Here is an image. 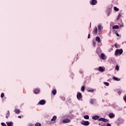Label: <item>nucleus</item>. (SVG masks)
<instances>
[{
    "label": "nucleus",
    "mask_w": 126,
    "mask_h": 126,
    "mask_svg": "<svg viewBox=\"0 0 126 126\" xmlns=\"http://www.w3.org/2000/svg\"><path fill=\"white\" fill-rule=\"evenodd\" d=\"M51 121V122H56V121H57V117L56 116H54Z\"/></svg>",
    "instance_id": "nucleus-16"
},
{
    "label": "nucleus",
    "mask_w": 126,
    "mask_h": 126,
    "mask_svg": "<svg viewBox=\"0 0 126 126\" xmlns=\"http://www.w3.org/2000/svg\"><path fill=\"white\" fill-rule=\"evenodd\" d=\"M106 126H112L111 125V124L108 123Z\"/></svg>",
    "instance_id": "nucleus-40"
},
{
    "label": "nucleus",
    "mask_w": 126,
    "mask_h": 126,
    "mask_svg": "<svg viewBox=\"0 0 126 126\" xmlns=\"http://www.w3.org/2000/svg\"><path fill=\"white\" fill-rule=\"evenodd\" d=\"M34 94H39L40 93V89H35L34 91Z\"/></svg>",
    "instance_id": "nucleus-11"
},
{
    "label": "nucleus",
    "mask_w": 126,
    "mask_h": 126,
    "mask_svg": "<svg viewBox=\"0 0 126 126\" xmlns=\"http://www.w3.org/2000/svg\"><path fill=\"white\" fill-rule=\"evenodd\" d=\"M97 32H98V29H97V27H95L93 32V34L96 36V35H97Z\"/></svg>",
    "instance_id": "nucleus-7"
},
{
    "label": "nucleus",
    "mask_w": 126,
    "mask_h": 126,
    "mask_svg": "<svg viewBox=\"0 0 126 126\" xmlns=\"http://www.w3.org/2000/svg\"><path fill=\"white\" fill-rule=\"evenodd\" d=\"M6 125L7 126H13V123L12 122H6Z\"/></svg>",
    "instance_id": "nucleus-18"
},
{
    "label": "nucleus",
    "mask_w": 126,
    "mask_h": 126,
    "mask_svg": "<svg viewBox=\"0 0 126 126\" xmlns=\"http://www.w3.org/2000/svg\"><path fill=\"white\" fill-rule=\"evenodd\" d=\"M30 126H33V125H30Z\"/></svg>",
    "instance_id": "nucleus-42"
},
{
    "label": "nucleus",
    "mask_w": 126,
    "mask_h": 126,
    "mask_svg": "<svg viewBox=\"0 0 126 126\" xmlns=\"http://www.w3.org/2000/svg\"><path fill=\"white\" fill-rule=\"evenodd\" d=\"M45 104H46V101H45V100L44 99L40 100L38 102V105H45Z\"/></svg>",
    "instance_id": "nucleus-9"
},
{
    "label": "nucleus",
    "mask_w": 126,
    "mask_h": 126,
    "mask_svg": "<svg viewBox=\"0 0 126 126\" xmlns=\"http://www.w3.org/2000/svg\"><path fill=\"white\" fill-rule=\"evenodd\" d=\"M98 3V1L97 0H91L90 1V4L91 5H96Z\"/></svg>",
    "instance_id": "nucleus-3"
},
{
    "label": "nucleus",
    "mask_w": 126,
    "mask_h": 126,
    "mask_svg": "<svg viewBox=\"0 0 126 126\" xmlns=\"http://www.w3.org/2000/svg\"><path fill=\"white\" fill-rule=\"evenodd\" d=\"M114 46L115 47V48H120V45L119 44H115L114 45Z\"/></svg>",
    "instance_id": "nucleus-28"
},
{
    "label": "nucleus",
    "mask_w": 126,
    "mask_h": 126,
    "mask_svg": "<svg viewBox=\"0 0 126 126\" xmlns=\"http://www.w3.org/2000/svg\"><path fill=\"white\" fill-rule=\"evenodd\" d=\"M35 126H41V124L37 123L35 125Z\"/></svg>",
    "instance_id": "nucleus-31"
},
{
    "label": "nucleus",
    "mask_w": 126,
    "mask_h": 126,
    "mask_svg": "<svg viewBox=\"0 0 126 126\" xmlns=\"http://www.w3.org/2000/svg\"><path fill=\"white\" fill-rule=\"evenodd\" d=\"M62 122L64 124H67V123H70V119H63Z\"/></svg>",
    "instance_id": "nucleus-8"
},
{
    "label": "nucleus",
    "mask_w": 126,
    "mask_h": 126,
    "mask_svg": "<svg viewBox=\"0 0 126 126\" xmlns=\"http://www.w3.org/2000/svg\"><path fill=\"white\" fill-rule=\"evenodd\" d=\"M88 92L93 93L94 92V90H88Z\"/></svg>",
    "instance_id": "nucleus-34"
},
{
    "label": "nucleus",
    "mask_w": 126,
    "mask_h": 126,
    "mask_svg": "<svg viewBox=\"0 0 126 126\" xmlns=\"http://www.w3.org/2000/svg\"><path fill=\"white\" fill-rule=\"evenodd\" d=\"M2 126H6V125L4 123H1Z\"/></svg>",
    "instance_id": "nucleus-35"
},
{
    "label": "nucleus",
    "mask_w": 126,
    "mask_h": 126,
    "mask_svg": "<svg viewBox=\"0 0 126 126\" xmlns=\"http://www.w3.org/2000/svg\"><path fill=\"white\" fill-rule=\"evenodd\" d=\"M104 83L106 86H109V85H110V84H109L108 82H104Z\"/></svg>",
    "instance_id": "nucleus-30"
},
{
    "label": "nucleus",
    "mask_w": 126,
    "mask_h": 126,
    "mask_svg": "<svg viewBox=\"0 0 126 126\" xmlns=\"http://www.w3.org/2000/svg\"><path fill=\"white\" fill-rule=\"evenodd\" d=\"M120 28H122L123 27H124V23H123V22L122 21H121L120 22H119L118 23Z\"/></svg>",
    "instance_id": "nucleus-14"
},
{
    "label": "nucleus",
    "mask_w": 126,
    "mask_h": 126,
    "mask_svg": "<svg viewBox=\"0 0 126 126\" xmlns=\"http://www.w3.org/2000/svg\"><path fill=\"white\" fill-rule=\"evenodd\" d=\"M113 79H114V80H115L116 81H121V79H120L117 77H113Z\"/></svg>",
    "instance_id": "nucleus-15"
},
{
    "label": "nucleus",
    "mask_w": 126,
    "mask_h": 126,
    "mask_svg": "<svg viewBox=\"0 0 126 126\" xmlns=\"http://www.w3.org/2000/svg\"><path fill=\"white\" fill-rule=\"evenodd\" d=\"M95 41H97V42H98V43H100V42H101L100 37H99V36H96L95 38Z\"/></svg>",
    "instance_id": "nucleus-20"
},
{
    "label": "nucleus",
    "mask_w": 126,
    "mask_h": 126,
    "mask_svg": "<svg viewBox=\"0 0 126 126\" xmlns=\"http://www.w3.org/2000/svg\"><path fill=\"white\" fill-rule=\"evenodd\" d=\"M123 50L122 49H117L116 51H115V56H118V55H122V54H123Z\"/></svg>",
    "instance_id": "nucleus-2"
},
{
    "label": "nucleus",
    "mask_w": 126,
    "mask_h": 126,
    "mask_svg": "<svg viewBox=\"0 0 126 126\" xmlns=\"http://www.w3.org/2000/svg\"><path fill=\"white\" fill-rule=\"evenodd\" d=\"M81 90L82 92H84V91L85 90V87L84 86H82Z\"/></svg>",
    "instance_id": "nucleus-23"
},
{
    "label": "nucleus",
    "mask_w": 126,
    "mask_h": 126,
    "mask_svg": "<svg viewBox=\"0 0 126 126\" xmlns=\"http://www.w3.org/2000/svg\"><path fill=\"white\" fill-rule=\"evenodd\" d=\"M84 119H85L86 120H89V116L88 115H85L84 117Z\"/></svg>",
    "instance_id": "nucleus-25"
},
{
    "label": "nucleus",
    "mask_w": 126,
    "mask_h": 126,
    "mask_svg": "<svg viewBox=\"0 0 126 126\" xmlns=\"http://www.w3.org/2000/svg\"><path fill=\"white\" fill-rule=\"evenodd\" d=\"M115 69L117 70V71H119V70L120 69V67H119V65H116Z\"/></svg>",
    "instance_id": "nucleus-27"
},
{
    "label": "nucleus",
    "mask_w": 126,
    "mask_h": 126,
    "mask_svg": "<svg viewBox=\"0 0 126 126\" xmlns=\"http://www.w3.org/2000/svg\"><path fill=\"white\" fill-rule=\"evenodd\" d=\"M52 93L53 95H56V94H57V90L53 89L52 91Z\"/></svg>",
    "instance_id": "nucleus-21"
},
{
    "label": "nucleus",
    "mask_w": 126,
    "mask_h": 126,
    "mask_svg": "<svg viewBox=\"0 0 126 126\" xmlns=\"http://www.w3.org/2000/svg\"><path fill=\"white\" fill-rule=\"evenodd\" d=\"M115 34H116V35L117 36V37H120V35L119 34V33L117 32H115Z\"/></svg>",
    "instance_id": "nucleus-36"
},
{
    "label": "nucleus",
    "mask_w": 126,
    "mask_h": 126,
    "mask_svg": "<svg viewBox=\"0 0 126 126\" xmlns=\"http://www.w3.org/2000/svg\"><path fill=\"white\" fill-rule=\"evenodd\" d=\"M3 96H4V94L3 93H2L1 94V98H3Z\"/></svg>",
    "instance_id": "nucleus-33"
},
{
    "label": "nucleus",
    "mask_w": 126,
    "mask_h": 126,
    "mask_svg": "<svg viewBox=\"0 0 126 126\" xmlns=\"http://www.w3.org/2000/svg\"><path fill=\"white\" fill-rule=\"evenodd\" d=\"M98 70L100 72H103V71H105V69H104V68H103L102 66H99L98 67Z\"/></svg>",
    "instance_id": "nucleus-10"
},
{
    "label": "nucleus",
    "mask_w": 126,
    "mask_h": 126,
    "mask_svg": "<svg viewBox=\"0 0 126 126\" xmlns=\"http://www.w3.org/2000/svg\"><path fill=\"white\" fill-rule=\"evenodd\" d=\"M113 50V48H111L110 49L108 50V52H111Z\"/></svg>",
    "instance_id": "nucleus-39"
},
{
    "label": "nucleus",
    "mask_w": 126,
    "mask_h": 126,
    "mask_svg": "<svg viewBox=\"0 0 126 126\" xmlns=\"http://www.w3.org/2000/svg\"><path fill=\"white\" fill-rule=\"evenodd\" d=\"M77 98L78 100H79V101H80V100H81V99H82V94L79 92H77Z\"/></svg>",
    "instance_id": "nucleus-4"
},
{
    "label": "nucleus",
    "mask_w": 126,
    "mask_h": 126,
    "mask_svg": "<svg viewBox=\"0 0 126 126\" xmlns=\"http://www.w3.org/2000/svg\"><path fill=\"white\" fill-rule=\"evenodd\" d=\"M93 120H98L99 122H103L104 123H108L109 122V120L106 119L104 118H100V116L98 115H95L92 117Z\"/></svg>",
    "instance_id": "nucleus-1"
},
{
    "label": "nucleus",
    "mask_w": 126,
    "mask_h": 126,
    "mask_svg": "<svg viewBox=\"0 0 126 126\" xmlns=\"http://www.w3.org/2000/svg\"><path fill=\"white\" fill-rule=\"evenodd\" d=\"M101 59H102V60H105L106 59L105 58V54H104V53H102L101 54Z\"/></svg>",
    "instance_id": "nucleus-19"
},
{
    "label": "nucleus",
    "mask_w": 126,
    "mask_h": 126,
    "mask_svg": "<svg viewBox=\"0 0 126 126\" xmlns=\"http://www.w3.org/2000/svg\"><path fill=\"white\" fill-rule=\"evenodd\" d=\"M114 9L115 11H119V8L116 6L114 7Z\"/></svg>",
    "instance_id": "nucleus-26"
},
{
    "label": "nucleus",
    "mask_w": 126,
    "mask_h": 126,
    "mask_svg": "<svg viewBox=\"0 0 126 126\" xmlns=\"http://www.w3.org/2000/svg\"><path fill=\"white\" fill-rule=\"evenodd\" d=\"M113 29H119V26L116 25L112 27Z\"/></svg>",
    "instance_id": "nucleus-24"
},
{
    "label": "nucleus",
    "mask_w": 126,
    "mask_h": 126,
    "mask_svg": "<svg viewBox=\"0 0 126 126\" xmlns=\"http://www.w3.org/2000/svg\"><path fill=\"white\" fill-rule=\"evenodd\" d=\"M18 118H19V119H21V116H18Z\"/></svg>",
    "instance_id": "nucleus-41"
},
{
    "label": "nucleus",
    "mask_w": 126,
    "mask_h": 126,
    "mask_svg": "<svg viewBox=\"0 0 126 126\" xmlns=\"http://www.w3.org/2000/svg\"><path fill=\"white\" fill-rule=\"evenodd\" d=\"M90 103H91V104H94V101L92 100L90 101Z\"/></svg>",
    "instance_id": "nucleus-37"
},
{
    "label": "nucleus",
    "mask_w": 126,
    "mask_h": 126,
    "mask_svg": "<svg viewBox=\"0 0 126 126\" xmlns=\"http://www.w3.org/2000/svg\"><path fill=\"white\" fill-rule=\"evenodd\" d=\"M123 14H124V13H123V11H120L117 17V20H120V18H121V17L123 15Z\"/></svg>",
    "instance_id": "nucleus-6"
},
{
    "label": "nucleus",
    "mask_w": 126,
    "mask_h": 126,
    "mask_svg": "<svg viewBox=\"0 0 126 126\" xmlns=\"http://www.w3.org/2000/svg\"><path fill=\"white\" fill-rule=\"evenodd\" d=\"M123 99H124L125 102H126V94H125V95L124 96Z\"/></svg>",
    "instance_id": "nucleus-29"
},
{
    "label": "nucleus",
    "mask_w": 126,
    "mask_h": 126,
    "mask_svg": "<svg viewBox=\"0 0 126 126\" xmlns=\"http://www.w3.org/2000/svg\"><path fill=\"white\" fill-rule=\"evenodd\" d=\"M88 39H90V33H89L88 34Z\"/></svg>",
    "instance_id": "nucleus-38"
},
{
    "label": "nucleus",
    "mask_w": 126,
    "mask_h": 126,
    "mask_svg": "<svg viewBox=\"0 0 126 126\" xmlns=\"http://www.w3.org/2000/svg\"><path fill=\"white\" fill-rule=\"evenodd\" d=\"M102 29H103V27H102V26L101 25H98V30L99 32H101L102 31Z\"/></svg>",
    "instance_id": "nucleus-13"
},
{
    "label": "nucleus",
    "mask_w": 126,
    "mask_h": 126,
    "mask_svg": "<svg viewBox=\"0 0 126 126\" xmlns=\"http://www.w3.org/2000/svg\"><path fill=\"white\" fill-rule=\"evenodd\" d=\"M93 45L94 47H95V46H96V42L94 41H93Z\"/></svg>",
    "instance_id": "nucleus-32"
},
{
    "label": "nucleus",
    "mask_w": 126,
    "mask_h": 126,
    "mask_svg": "<svg viewBox=\"0 0 126 126\" xmlns=\"http://www.w3.org/2000/svg\"><path fill=\"white\" fill-rule=\"evenodd\" d=\"M10 115V113H9V111L8 110L7 113L6 115V119H8Z\"/></svg>",
    "instance_id": "nucleus-22"
},
{
    "label": "nucleus",
    "mask_w": 126,
    "mask_h": 126,
    "mask_svg": "<svg viewBox=\"0 0 126 126\" xmlns=\"http://www.w3.org/2000/svg\"><path fill=\"white\" fill-rule=\"evenodd\" d=\"M14 112L15 113V114H20V110L16 108L14 110Z\"/></svg>",
    "instance_id": "nucleus-17"
},
{
    "label": "nucleus",
    "mask_w": 126,
    "mask_h": 126,
    "mask_svg": "<svg viewBox=\"0 0 126 126\" xmlns=\"http://www.w3.org/2000/svg\"><path fill=\"white\" fill-rule=\"evenodd\" d=\"M108 116L110 119H114L115 118V114L114 113H110Z\"/></svg>",
    "instance_id": "nucleus-12"
},
{
    "label": "nucleus",
    "mask_w": 126,
    "mask_h": 126,
    "mask_svg": "<svg viewBox=\"0 0 126 126\" xmlns=\"http://www.w3.org/2000/svg\"><path fill=\"white\" fill-rule=\"evenodd\" d=\"M81 124L83 126H89V125L90 124V123H89V121H82L81 122Z\"/></svg>",
    "instance_id": "nucleus-5"
}]
</instances>
